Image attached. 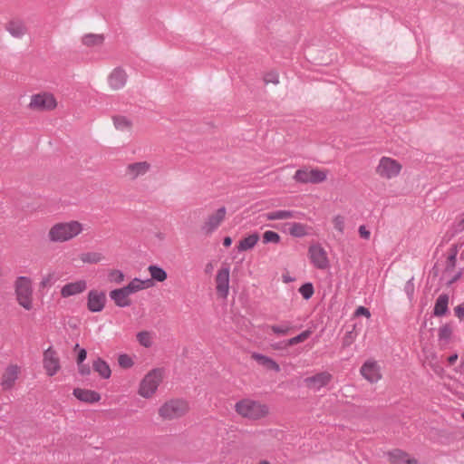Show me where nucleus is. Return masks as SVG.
Returning <instances> with one entry per match:
<instances>
[{
  "label": "nucleus",
  "instance_id": "1",
  "mask_svg": "<svg viewBox=\"0 0 464 464\" xmlns=\"http://www.w3.org/2000/svg\"><path fill=\"white\" fill-rule=\"evenodd\" d=\"M82 230L83 226L79 221L60 222L50 228L48 238L54 243L66 242L80 235Z\"/></svg>",
  "mask_w": 464,
  "mask_h": 464
},
{
  "label": "nucleus",
  "instance_id": "2",
  "mask_svg": "<svg viewBox=\"0 0 464 464\" xmlns=\"http://www.w3.org/2000/svg\"><path fill=\"white\" fill-rule=\"evenodd\" d=\"M235 411L242 417L249 420H259L268 414V407L259 401L244 399L237 401Z\"/></svg>",
  "mask_w": 464,
  "mask_h": 464
},
{
  "label": "nucleus",
  "instance_id": "3",
  "mask_svg": "<svg viewBox=\"0 0 464 464\" xmlns=\"http://www.w3.org/2000/svg\"><path fill=\"white\" fill-rule=\"evenodd\" d=\"M188 403L183 399L167 401L159 409V415L165 420H171L184 416L188 411Z\"/></svg>",
  "mask_w": 464,
  "mask_h": 464
},
{
  "label": "nucleus",
  "instance_id": "4",
  "mask_svg": "<svg viewBox=\"0 0 464 464\" xmlns=\"http://www.w3.org/2000/svg\"><path fill=\"white\" fill-rule=\"evenodd\" d=\"M15 294L18 304L26 310H31L32 305V281L27 276H19L15 281Z\"/></svg>",
  "mask_w": 464,
  "mask_h": 464
},
{
  "label": "nucleus",
  "instance_id": "5",
  "mask_svg": "<svg viewBox=\"0 0 464 464\" xmlns=\"http://www.w3.org/2000/svg\"><path fill=\"white\" fill-rule=\"evenodd\" d=\"M162 381V371L160 369H153L149 372L142 379L139 394L143 398H150L157 391Z\"/></svg>",
  "mask_w": 464,
  "mask_h": 464
},
{
  "label": "nucleus",
  "instance_id": "6",
  "mask_svg": "<svg viewBox=\"0 0 464 464\" xmlns=\"http://www.w3.org/2000/svg\"><path fill=\"white\" fill-rule=\"evenodd\" d=\"M327 178V172L318 169H299L295 171L293 179L298 183L318 184L324 182Z\"/></svg>",
  "mask_w": 464,
  "mask_h": 464
},
{
  "label": "nucleus",
  "instance_id": "7",
  "mask_svg": "<svg viewBox=\"0 0 464 464\" xmlns=\"http://www.w3.org/2000/svg\"><path fill=\"white\" fill-rule=\"evenodd\" d=\"M227 215V208L221 207L216 210L215 213L208 216L200 227V231L205 236L212 235L225 220Z\"/></svg>",
  "mask_w": 464,
  "mask_h": 464
},
{
  "label": "nucleus",
  "instance_id": "8",
  "mask_svg": "<svg viewBox=\"0 0 464 464\" xmlns=\"http://www.w3.org/2000/svg\"><path fill=\"white\" fill-rule=\"evenodd\" d=\"M308 256L312 265L320 270L329 266L327 253L320 244L311 245L308 248Z\"/></svg>",
  "mask_w": 464,
  "mask_h": 464
},
{
  "label": "nucleus",
  "instance_id": "9",
  "mask_svg": "<svg viewBox=\"0 0 464 464\" xmlns=\"http://www.w3.org/2000/svg\"><path fill=\"white\" fill-rule=\"evenodd\" d=\"M56 104L53 94L43 92L32 95L29 108L36 111H51L56 107Z\"/></svg>",
  "mask_w": 464,
  "mask_h": 464
},
{
  "label": "nucleus",
  "instance_id": "10",
  "mask_svg": "<svg viewBox=\"0 0 464 464\" xmlns=\"http://www.w3.org/2000/svg\"><path fill=\"white\" fill-rule=\"evenodd\" d=\"M401 166L391 158L382 157L377 167V173L383 178L392 179L399 175Z\"/></svg>",
  "mask_w": 464,
  "mask_h": 464
},
{
  "label": "nucleus",
  "instance_id": "11",
  "mask_svg": "<svg viewBox=\"0 0 464 464\" xmlns=\"http://www.w3.org/2000/svg\"><path fill=\"white\" fill-rule=\"evenodd\" d=\"M229 273L230 268L227 265L222 266L216 276V290L222 298H227L229 291Z\"/></svg>",
  "mask_w": 464,
  "mask_h": 464
},
{
  "label": "nucleus",
  "instance_id": "12",
  "mask_svg": "<svg viewBox=\"0 0 464 464\" xmlns=\"http://www.w3.org/2000/svg\"><path fill=\"white\" fill-rule=\"evenodd\" d=\"M43 364L48 376H53L59 372L60 359L53 347L50 346L44 352Z\"/></svg>",
  "mask_w": 464,
  "mask_h": 464
},
{
  "label": "nucleus",
  "instance_id": "13",
  "mask_svg": "<svg viewBox=\"0 0 464 464\" xmlns=\"http://www.w3.org/2000/svg\"><path fill=\"white\" fill-rule=\"evenodd\" d=\"M106 300L104 292L91 290L87 295V308L92 313L102 312L105 307Z\"/></svg>",
  "mask_w": 464,
  "mask_h": 464
},
{
  "label": "nucleus",
  "instance_id": "14",
  "mask_svg": "<svg viewBox=\"0 0 464 464\" xmlns=\"http://www.w3.org/2000/svg\"><path fill=\"white\" fill-rule=\"evenodd\" d=\"M360 372L371 383H375L382 378L381 368L376 361H366L361 367Z\"/></svg>",
  "mask_w": 464,
  "mask_h": 464
},
{
  "label": "nucleus",
  "instance_id": "15",
  "mask_svg": "<svg viewBox=\"0 0 464 464\" xmlns=\"http://www.w3.org/2000/svg\"><path fill=\"white\" fill-rule=\"evenodd\" d=\"M5 29L17 39L23 38L28 32L25 22L18 17L10 19L5 25Z\"/></svg>",
  "mask_w": 464,
  "mask_h": 464
},
{
  "label": "nucleus",
  "instance_id": "16",
  "mask_svg": "<svg viewBox=\"0 0 464 464\" xmlns=\"http://www.w3.org/2000/svg\"><path fill=\"white\" fill-rule=\"evenodd\" d=\"M20 368L15 364L8 365L3 374L1 385L4 390L7 391L14 387L15 381L18 379Z\"/></svg>",
  "mask_w": 464,
  "mask_h": 464
},
{
  "label": "nucleus",
  "instance_id": "17",
  "mask_svg": "<svg viewBox=\"0 0 464 464\" xmlns=\"http://www.w3.org/2000/svg\"><path fill=\"white\" fill-rule=\"evenodd\" d=\"M87 288V283L85 280H78L64 285L61 289V295L63 298H67L72 295H76L84 292Z\"/></svg>",
  "mask_w": 464,
  "mask_h": 464
},
{
  "label": "nucleus",
  "instance_id": "18",
  "mask_svg": "<svg viewBox=\"0 0 464 464\" xmlns=\"http://www.w3.org/2000/svg\"><path fill=\"white\" fill-rule=\"evenodd\" d=\"M332 379V375L326 372H319L314 376L304 379L306 385L315 391L320 390L322 387L327 385Z\"/></svg>",
  "mask_w": 464,
  "mask_h": 464
},
{
  "label": "nucleus",
  "instance_id": "19",
  "mask_svg": "<svg viewBox=\"0 0 464 464\" xmlns=\"http://www.w3.org/2000/svg\"><path fill=\"white\" fill-rule=\"evenodd\" d=\"M150 169V164L147 161H140L129 164L126 168V175L130 179H136L140 176H144Z\"/></svg>",
  "mask_w": 464,
  "mask_h": 464
},
{
  "label": "nucleus",
  "instance_id": "20",
  "mask_svg": "<svg viewBox=\"0 0 464 464\" xmlns=\"http://www.w3.org/2000/svg\"><path fill=\"white\" fill-rule=\"evenodd\" d=\"M130 293L127 292L125 287L118 288L111 290L110 292L111 299L115 303V304L119 307H128L131 304L130 300L129 299Z\"/></svg>",
  "mask_w": 464,
  "mask_h": 464
},
{
  "label": "nucleus",
  "instance_id": "21",
  "mask_svg": "<svg viewBox=\"0 0 464 464\" xmlns=\"http://www.w3.org/2000/svg\"><path fill=\"white\" fill-rule=\"evenodd\" d=\"M127 82V73L121 68H115L109 76V84L114 90L121 89Z\"/></svg>",
  "mask_w": 464,
  "mask_h": 464
},
{
  "label": "nucleus",
  "instance_id": "22",
  "mask_svg": "<svg viewBox=\"0 0 464 464\" xmlns=\"http://www.w3.org/2000/svg\"><path fill=\"white\" fill-rule=\"evenodd\" d=\"M72 393L79 401L83 402L93 403L101 400V395L92 390L75 388Z\"/></svg>",
  "mask_w": 464,
  "mask_h": 464
},
{
  "label": "nucleus",
  "instance_id": "23",
  "mask_svg": "<svg viewBox=\"0 0 464 464\" xmlns=\"http://www.w3.org/2000/svg\"><path fill=\"white\" fill-rule=\"evenodd\" d=\"M389 457L392 464H418L415 459L410 458L408 453L401 450L389 452Z\"/></svg>",
  "mask_w": 464,
  "mask_h": 464
},
{
  "label": "nucleus",
  "instance_id": "24",
  "mask_svg": "<svg viewBox=\"0 0 464 464\" xmlns=\"http://www.w3.org/2000/svg\"><path fill=\"white\" fill-rule=\"evenodd\" d=\"M252 359H254L258 364L264 366L265 368L268 370H272L276 372H280V366L279 364L274 361L272 358L258 353H253L251 355Z\"/></svg>",
  "mask_w": 464,
  "mask_h": 464
},
{
  "label": "nucleus",
  "instance_id": "25",
  "mask_svg": "<svg viewBox=\"0 0 464 464\" xmlns=\"http://www.w3.org/2000/svg\"><path fill=\"white\" fill-rule=\"evenodd\" d=\"M266 220H283V219H289V218H298V212L295 210H275L268 212L265 214Z\"/></svg>",
  "mask_w": 464,
  "mask_h": 464
},
{
  "label": "nucleus",
  "instance_id": "26",
  "mask_svg": "<svg viewBox=\"0 0 464 464\" xmlns=\"http://www.w3.org/2000/svg\"><path fill=\"white\" fill-rule=\"evenodd\" d=\"M153 285V282L151 279L141 280L140 278L132 279L125 287L127 292L130 295L139 292L140 290L151 287Z\"/></svg>",
  "mask_w": 464,
  "mask_h": 464
},
{
  "label": "nucleus",
  "instance_id": "27",
  "mask_svg": "<svg viewBox=\"0 0 464 464\" xmlns=\"http://www.w3.org/2000/svg\"><path fill=\"white\" fill-rule=\"evenodd\" d=\"M449 295L447 294H441L439 295L435 302L433 314L435 316H443L449 311Z\"/></svg>",
  "mask_w": 464,
  "mask_h": 464
},
{
  "label": "nucleus",
  "instance_id": "28",
  "mask_svg": "<svg viewBox=\"0 0 464 464\" xmlns=\"http://www.w3.org/2000/svg\"><path fill=\"white\" fill-rule=\"evenodd\" d=\"M92 368L96 372L100 374L102 378L109 379L111 377V368L109 364L102 358H97L95 361H93Z\"/></svg>",
  "mask_w": 464,
  "mask_h": 464
},
{
  "label": "nucleus",
  "instance_id": "29",
  "mask_svg": "<svg viewBox=\"0 0 464 464\" xmlns=\"http://www.w3.org/2000/svg\"><path fill=\"white\" fill-rule=\"evenodd\" d=\"M259 240V235L257 233H253L246 237L241 239L237 245V250L239 252L246 251L252 249Z\"/></svg>",
  "mask_w": 464,
  "mask_h": 464
},
{
  "label": "nucleus",
  "instance_id": "30",
  "mask_svg": "<svg viewBox=\"0 0 464 464\" xmlns=\"http://www.w3.org/2000/svg\"><path fill=\"white\" fill-rule=\"evenodd\" d=\"M114 127L121 131L130 130L132 127V121L123 115L112 116Z\"/></svg>",
  "mask_w": 464,
  "mask_h": 464
},
{
  "label": "nucleus",
  "instance_id": "31",
  "mask_svg": "<svg viewBox=\"0 0 464 464\" xmlns=\"http://www.w3.org/2000/svg\"><path fill=\"white\" fill-rule=\"evenodd\" d=\"M289 234L295 237H303L308 235L307 226L302 223H289Z\"/></svg>",
  "mask_w": 464,
  "mask_h": 464
},
{
  "label": "nucleus",
  "instance_id": "32",
  "mask_svg": "<svg viewBox=\"0 0 464 464\" xmlns=\"http://www.w3.org/2000/svg\"><path fill=\"white\" fill-rule=\"evenodd\" d=\"M150 276L151 281L153 280L158 282H163L167 279V272L162 268L155 265H151L148 268Z\"/></svg>",
  "mask_w": 464,
  "mask_h": 464
},
{
  "label": "nucleus",
  "instance_id": "33",
  "mask_svg": "<svg viewBox=\"0 0 464 464\" xmlns=\"http://www.w3.org/2000/svg\"><path fill=\"white\" fill-rule=\"evenodd\" d=\"M292 328H293V326H292L291 323L288 321H285L281 324H278V325L275 324V325L270 326L271 331L275 334L280 335V336H285V335L288 334Z\"/></svg>",
  "mask_w": 464,
  "mask_h": 464
},
{
  "label": "nucleus",
  "instance_id": "34",
  "mask_svg": "<svg viewBox=\"0 0 464 464\" xmlns=\"http://www.w3.org/2000/svg\"><path fill=\"white\" fill-rule=\"evenodd\" d=\"M80 258L83 263L97 264L102 260L103 256L98 252H85L81 254Z\"/></svg>",
  "mask_w": 464,
  "mask_h": 464
},
{
  "label": "nucleus",
  "instance_id": "35",
  "mask_svg": "<svg viewBox=\"0 0 464 464\" xmlns=\"http://www.w3.org/2000/svg\"><path fill=\"white\" fill-rule=\"evenodd\" d=\"M311 334H312V331L310 329L303 331L298 335L288 339L285 342V347L286 346H293V345H295V344H297L299 343H302V342L305 341L307 338H309L311 336Z\"/></svg>",
  "mask_w": 464,
  "mask_h": 464
},
{
  "label": "nucleus",
  "instance_id": "36",
  "mask_svg": "<svg viewBox=\"0 0 464 464\" xmlns=\"http://www.w3.org/2000/svg\"><path fill=\"white\" fill-rule=\"evenodd\" d=\"M452 335V329L450 324H446L439 329V341L448 343Z\"/></svg>",
  "mask_w": 464,
  "mask_h": 464
},
{
  "label": "nucleus",
  "instance_id": "37",
  "mask_svg": "<svg viewBox=\"0 0 464 464\" xmlns=\"http://www.w3.org/2000/svg\"><path fill=\"white\" fill-rule=\"evenodd\" d=\"M103 36L101 34H89L82 37V44L87 46H92L102 44Z\"/></svg>",
  "mask_w": 464,
  "mask_h": 464
},
{
  "label": "nucleus",
  "instance_id": "38",
  "mask_svg": "<svg viewBox=\"0 0 464 464\" xmlns=\"http://www.w3.org/2000/svg\"><path fill=\"white\" fill-rule=\"evenodd\" d=\"M280 239H281V237H280L279 234L275 231H272V230H267L263 234V243L264 244H268V243L278 244L280 242Z\"/></svg>",
  "mask_w": 464,
  "mask_h": 464
},
{
  "label": "nucleus",
  "instance_id": "39",
  "mask_svg": "<svg viewBox=\"0 0 464 464\" xmlns=\"http://www.w3.org/2000/svg\"><path fill=\"white\" fill-rule=\"evenodd\" d=\"M314 292V290L312 283H305L299 288V293L305 300H309L313 296Z\"/></svg>",
  "mask_w": 464,
  "mask_h": 464
},
{
  "label": "nucleus",
  "instance_id": "40",
  "mask_svg": "<svg viewBox=\"0 0 464 464\" xmlns=\"http://www.w3.org/2000/svg\"><path fill=\"white\" fill-rule=\"evenodd\" d=\"M137 340L144 347H150L152 344L150 334L147 331L138 333Z\"/></svg>",
  "mask_w": 464,
  "mask_h": 464
},
{
  "label": "nucleus",
  "instance_id": "41",
  "mask_svg": "<svg viewBox=\"0 0 464 464\" xmlns=\"http://www.w3.org/2000/svg\"><path fill=\"white\" fill-rule=\"evenodd\" d=\"M333 224L335 230L339 232L340 235H343L344 227H345V218L341 215H336L333 218Z\"/></svg>",
  "mask_w": 464,
  "mask_h": 464
},
{
  "label": "nucleus",
  "instance_id": "42",
  "mask_svg": "<svg viewBox=\"0 0 464 464\" xmlns=\"http://www.w3.org/2000/svg\"><path fill=\"white\" fill-rule=\"evenodd\" d=\"M457 250L453 249L451 253L448 256L445 267L446 272L452 271L455 268L457 261Z\"/></svg>",
  "mask_w": 464,
  "mask_h": 464
},
{
  "label": "nucleus",
  "instance_id": "43",
  "mask_svg": "<svg viewBox=\"0 0 464 464\" xmlns=\"http://www.w3.org/2000/svg\"><path fill=\"white\" fill-rule=\"evenodd\" d=\"M110 282L121 284L124 280V274L121 270H111L108 274Z\"/></svg>",
  "mask_w": 464,
  "mask_h": 464
},
{
  "label": "nucleus",
  "instance_id": "44",
  "mask_svg": "<svg viewBox=\"0 0 464 464\" xmlns=\"http://www.w3.org/2000/svg\"><path fill=\"white\" fill-rule=\"evenodd\" d=\"M56 281L55 276L53 273H49L42 278L40 283V286L43 288L49 287L54 284Z\"/></svg>",
  "mask_w": 464,
  "mask_h": 464
},
{
  "label": "nucleus",
  "instance_id": "45",
  "mask_svg": "<svg viewBox=\"0 0 464 464\" xmlns=\"http://www.w3.org/2000/svg\"><path fill=\"white\" fill-rule=\"evenodd\" d=\"M118 362L122 368H130L133 365V361L128 354H121Z\"/></svg>",
  "mask_w": 464,
  "mask_h": 464
},
{
  "label": "nucleus",
  "instance_id": "46",
  "mask_svg": "<svg viewBox=\"0 0 464 464\" xmlns=\"http://www.w3.org/2000/svg\"><path fill=\"white\" fill-rule=\"evenodd\" d=\"M412 280H413V278L407 281V283L405 284V286H404V291L410 299L412 298L413 294H414V285H413Z\"/></svg>",
  "mask_w": 464,
  "mask_h": 464
},
{
  "label": "nucleus",
  "instance_id": "47",
  "mask_svg": "<svg viewBox=\"0 0 464 464\" xmlns=\"http://www.w3.org/2000/svg\"><path fill=\"white\" fill-rule=\"evenodd\" d=\"M264 81L266 83L272 82L274 84H277L279 82V77L276 72H269L266 74Z\"/></svg>",
  "mask_w": 464,
  "mask_h": 464
},
{
  "label": "nucleus",
  "instance_id": "48",
  "mask_svg": "<svg viewBox=\"0 0 464 464\" xmlns=\"http://www.w3.org/2000/svg\"><path fill=\"white\" fill-rule=\"evenodd\" d=\"M354 315L355 316H361V315H363L367 318H370L371 317V312L368 308L364 307V306H359L356 308L355 312H354Z\"/></svg>",
  "mask_w": 464,
  "mask_h": 464
},
{
  "label": "nucleus",
  "instance_id": "49",
  "mask_svg": "<svg viewBox=\"0 0 464 464\" xmlns=\"http://www.w3.org/2000/svg\"><path fill=\"white\" fill-rule=\"evenodd\" d=\"M359 235L362 238L368 240L371 237V232L364 225H361L358 229Z\"/></svg>",
  "mask_w": 464,
  "mask_h": 464
},
{
  "label": "nucleus",
  "instance_id": "50",
  "mask_svg": "<svg viewBox=\"0 0 464 464\" xmlns=\"http://www.w3.org/2000/svg\"><path fill=\"white\" fill-rule=\"evenodd\" d=\"M353 342V332L346 333V334L343 340V347L350 346Z\"/></svg>",
  "mask_w": 464,
  "mask_h": 464
},
{
  "label": "nucleus",
  "instance_id": "51",
  "mask_svg": "<svg viewBox=\"0 0 464 464\" xmlns=\"http://www.w3.org/2000/svg\"><path fill=\"white\" fill-rule=\"evenodd\" d=\"M455 315L460 320H464V302L454 308Z\"/></svg>",
  "mask_w": 464,
  "mask_h": 464
},
{
  "label": "nucleus",
  "instance_id": "52",
  "mask_svg": "<svg viewBox=\"0 0 464 464\" xmlns=\"http://www.w3.org/2000/svg\"><path fill=\"white\" fill-rule=\"evenodd\" d=\"M79 372L82 375H89L91 373V368L87 364L80 363L78 364Z\"/></svg>",
  "mask_w": 464,
  "mask_h": 464
},
{
  "label": "nucleus",
  "instance_id": "53",
  "mask_svg": "<svg viewBox=\"0 0 464 464\" xmlns=\"http://www.w3.org/2000/svg\"><path fill=\"white\" fill-rule=\"evenodd\" d=\"M87 352L85 349H80L77 356V364L82 363L83 361L86 359Z\"/></svg>",
  "mask_w": 464,
  "mask_h": 464
},
{
  "label": "nucleus",
  "instance_id": "54",
  "mask_svg": "<svg viewBox=\"0 0 464 464\" xmlns=\"http://www.w3.org/2000/svg\"><path fill=\"white\" fill-rule=\"evenodd\" d=\"M462 276V272L461 271H459L458 273H456L453 277L449 281V285H451L455 282H457Z\"/></svg>",
  "mask_w": 464,
  "mask_h": 464
},
{
  "label": "nucleus",
  "instance_id": "55",
  "mask_svg": "<svg viewBox=\"0 0 464 464\" xmlns=\"http://www.w3.org/2000/svg\"><path fill=\"white\" fill-rule=\"evenodd\" d=\"M231 244H232V238L230 237H224V239H223L224 246L228 247L231 246Z\"/></svg>",
  "mask_w": 464,
  "mask_h": 464
},
{
  "label": "nucleus",
  "instance_id": "56",
  "mask_svg": "<svg viewBox=\"0 0 464 464\" xmlns=\"http://www.w3.org/2000/svg\"><path fill=\"white\" fill-rule=\"evenodd\" d=\"M458 359V354L457 353H454V354H451L449 358H448V361H449V363L450 364H453Z\"/></svg>",
  "mask_w": 464,
  "mask_h": 464
},
{
  "label": "nucleus",
  "instance_id": "57",
  "mask_svg": "<svg viewBox=\"0 0 464 464\" xmlns=\"http://www.w3.org/2000/svg\"><path fill=\"white\" fill-rule=\"evenodd\" d=\"M213 271V265L211 263H208L205 267V272L207 274H210Z\"/></svg>",
  "mask_w": 464,
  "mask_h": 464
},
{
  "label": "nucleus",
  "instance_id": "58",
  "mask_svg": "<svg viewBox=\"0 0 464 464\" xmlns=\"http://www.w3.org/2000/svg\"><path fill=\"white\" fill-rule=\"evenodd\" d=\"M257 464H270L269 461L267 460H261L259 463Z\"/></svg>",
  "mask_w": 464,
  "mask_h": 464
},
{
  "label": "nucleus",
  "instance_id": "59",
  "mask_svg": "<svg viewBox=\"0 0 464 464\" xmlns=\"http://www.w3.org/2000/svg\"><path fill=\"white\" fill-rule=\"evenodd\" d=\"M461 224H462V226L464 227V218L462 219Z\"/></svg>",
  "mask_w": 464,
  "mask_h": 464
},
{
  "label": "nucleus",
  "instance_id": "60",
  "mask_svg": "<svg viewBox=\"0 0 464 464\" xmlns=\"http://www.w3.org/2000/svg\"><path fill=\"white\" fill-rule=\"evenodd\" d=\"M461 417L464 420V411L462 412Z\"/></svg>",
  "mask_w": 464,
  "mask_h": 464
}]
</instances>
